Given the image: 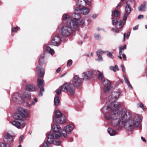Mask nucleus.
<instances>
[{"instance_id": "ea45409f", "label": "nucleus", "mask_w": 147, "mask_h": 147, "mask_svg": "<svg viewBox=\"0 0 147 147\" xmlns=\"http://www.w3.org/2000/svg\"><path fill=\"white\" fill-rule=\"evenodd\" d=\"M9 146L8 144H6L5 143H2L1 144L0 147H9Z\"/></svg>"}, {"instance_id": "c03bdc74", "label": "nucleus", "mask_w": 147, "mask_h": 147, "mask_svg": "<svg viewBox=\"0 0 147 147\" xmlns=\"http://www.w3.org/2000/svg\"><path fill=\"white\" fill-rule=\"evenodd\" d=\"M91 2V0H84V3H85L86 4L89 5L90 4Z\"/></svg>"}, {"instance_id": "338daca9", "label": "nucleus", "mask_w": 147, "mask_h": 147, "mask_svg": "<svg viewBox=\"0 0 147 147\" xmlns=\"http://www.w3.org/2000/svg\"><path fill=\"white\" fill-rule=\"evenodd\" d=\"M120 81L121 83H123V80H120Z\"/></svg>"}, {"instance_id": "6e6552de", "label": "nucleus", "mask_w": 147, "mask_h": 147, "mask_svg": "<svg viewBox=\"0 0 147 147\" xmlns=\"http://www.w3.org/2000/svg\"><path fill=\"white\" fill-rule=\"evenodd\" d=\"M73 31L71 28L67 25L62 26L60 29V32L62 35L66 36L71 34Z\"/></svg>"}, {"instance_id": "e2e57ef3", "label": "nucleus", "mask_w": 147, "mask_h": 147, "mask_svg": "<svg viewBox=\"0 0 147 147\" xmlns=\"http://www.w3.org/2000/svg\"><path fill=\"white\" fill-rule=\"evenodd\" d=\"M126 35V33H125L124 34V36H123V40L124 41L125 40V37Z\"/></svg>"}, {"instance_id": "f257e3e1", "label": "nucleus", "mask_w": 147, "mask_h": 147, "mask_svg": "<svg viewBox=\"0 0 147 147\" xmlns=\"http://www.w3.org/2000/svg\"><path fill=\"white\" fill-rule=\"evenodd\" d=\"M118 92H113L111 94L110 102L111 103L108 106L107 104L102 109L104 113H107L105 118L110 120L112 125L116 126L118 125L121 121L124 123V127L127 130L132 131L135 127H141V120L138 116L136 117L134 120H130L131 115L129 112H127L125 108H123L120 111L119 109L122 104L120 102L114 101L117 100L119 96Z\"/></svg>"}, {"instance_id": "69168bd1", "label": "nucleus", "mask_w": 147, "mask_h": 147, "mask_svg": "<svg viewBox=\"0 0 147 147\" xmlns=\"http://www.w3.org/2000/svg\"><path fill=\"white\" fill-rule=\"evenodd\" d=\"M118 57L120 58V59H122V57L121 56V55H119L118 56Z\"/></svg>"}, {"instance_id": "8fccbe9b", "label": "nucleus", "mask_w": 147, "mask_h": 147, "mask_svg": "<svg viewBox=\"0 0 147 147\" xmlns=\"http://www.w3.org/2000/svg\"><path fill=\"white\" fill-rule=\"evenodd\" d=\"M138 27H139V26L138 25L136 26L135 27L133 28V30H138Z\"/></svg>"}, {"instance_id": "79ce46f5", "label": "nucleus", "mask_w": 147, "mask_h": 147, "mask_svg": "<svg viewBox=\"0 0 147 147\" xmlns=\"http://www.w3.org/2000/svg\"><path fill=\"white\" fill-rule=\"evenodd\" d=\"M108 55L111 59H113L114 58V57L112 55V54L110 52H109L108 53Z\"/></svg>"}, {"instance_id": "dca6fc26", "label": "nucleus", "mask_w": 147, "mask_h": 147, "mask_svg": "<svg viewBox=\"0 0 147 147\" xmlns=\"http://www.w3.org/2000/svg\"><path fill=\"white\" fill-rule=\"evenodd\" d=\"M77 8H78V11L79 13L84 15H86L88 14L89 12V9L87 7H77Z\"/></svg>"}, {"instance_id": "b1692460", "label": "nucleus", "mask_w": 147, "mask_h": 147, "mask_svg": "<svg viewBox=\"0 0 147 147\" xmlns=\"http://www.w3.org/2000/svg\"><path fill=\"white\" fill-rule=\"evenodd\" d=\"M60 103V101L58 96H55V97L54 100V104L55 106H58Z\"/></svg>"}, {"instance_id": "4be33fe9", "label": "nucleus", "mask_w": 147, "mask_h": 147, "mask_svg": "<svg viewBox=\"0 0 147 147\" xmlns=\"http://www.w3.org/2000/svg\"><path fill=\"white\" fill-rule=\"evenodd\" d=\"M147 3L145 1L143 3V5H141L138 7V9L139 11H145L146 10V5Z\"/></svg>"}, {"instance_id": "0eeeda50", "label": "nucleus", "mask_w": 147, "mask_h": 147, "mask_svg": "<svg viewBox=\"0 0 147 147\" xmlns=\"http://www.w3.org/2000/svg\"><path fill=\"white\" fill-rule=\"evenodd\" d=\"M75 13L72 15V18L73 20L78 21L80 24L81 25H83L84 22V20L81 18L79 12L78 11V8L76 7L75 10Z\"/></svg>"}, {"instance_id": "4468645a", "label": "nucleus", "mask_w": 147, "mask_h": 147, "mask_svg": "<svg viewBox=\"0 0 147 147\" xmlns=\"http://www.w3.org/2000/svg\"><path fill=\"white\" fill-rule=\"evenodd\" d=\"M36 71L39 77H42L43 76L45 71L44 69L41 67V64H39L37 65Z\"/></svg>"}, {"instance_id": "4c0bfd02", "label": "nucleus", "mask_w": 147, "mask_h": 147, "mask_svg": "<svg viewBox=\"0 0 147 147\" xmlns=\"http://www.w3.org/2000/svg\"><path fill=\"white\" fill-rule=\"evenodd\" d=\"M72 63V61L71 60H69L67 63V66L68 67H69L70 66Z\"/></svg>"}, {"instance_id": "37998d69", "label": "nucleus", "mask_w": 147, "mask_h": 147, "mask_svg": "<svg viewBox=\"0 0 147 147\" xmlns=\"http://www.w3.org/2000/svg\"><path fill=\"white\" fill-rule=\"evenodd\" d=\"M119 55H121L122 54V47L121 46L119 47Z\"/></svg>"}, {"instance_id": "6ab92c4d", "label": "nucleus", "mask_w": 147, "mask_h": 147, "mask_svg": "<svg viewBox=\"0 0 147 147\" xmlns=\"http://www.w3.org/2000/svg\"><path fill=\"white\" fill-rule=\"evenodd\" d=\"M105 53V52L102 51L101 50H99L97 51L96 53L98 57V61H101L102 60V59L101 55Z\"/></svg>"}, {"instance_id": "ddd939ff", "label": "nucleus", "mask_w": 147, "mask_h": 147, "mask_svg": "<svg viewBox=\"0 0 147 147\" xmlns=\"http://www.w3.org/2000/svg\"><path fill=\"white\" fill-rule=\"evenodd\" d=\"M60 35V34H58L53 38L51 41L52 45L56 46L59 45L61 41Z\"/></svg>"}, {"instance_id": "a878e982", "label": "nucleus", "mask_w": 147, "mask_h": 147, "mask_svg": "<svg viewBox=\"0 0 147 147\" xmlns=\"http://www.w3.org/2000/svg\"><path fill=\"white\" fill-rule=\"evenodd\" d=\"M38 86L39 87H40L44 86V81L43 80H41L40 78L37 79Z\"/></svg>"}, {"instance_id": "aec40b11", "label": "nucleus", "mask_w": 147, "mask_h": 147, "mask_svg": "<svg viewBox=\"0 0 147 147\" xmlns=\"http://www.w3.org/2000/svg\"><path fill=\"white\" fill-rule=\"evenodd\" d=\"M130 1V0H129L127 1L126 2L127 5L125 7V11L126 12V13L129 14L130 13L131 11V7L130 6V4L129 3Z\"/></svg>"}, {"instance_id": "5701e85b", "label": "nucleus", "mask_w": 147, "mask_h": 147, "mask_svg": "<svg viewBox=\"0 0 147 147\" xmlns=\"http://www.w3.org/2000/svg\"><path fill=\"white\" fill-rule=\"evenodd\" d=\"M13 100L15 102H17L18 100H20V99H22L20 95V94L18 93H15L13 96Z\"/></svg>"}, {"instance_id": "680f3d73", "label": "nucleus", "mask_w": 147, "mask_h": 147, "mask_svg": "<svg viewBox=\"0 0 147 147\" xmlns=\"http://www.w3.org/2000/svg\"><path fill=\"white\" fill-rule=\"evenodd\" d=\"M126 45H124L123 46V47H122V49L124 50L126 49Z\"/></svg>"}, {"instance_id": "39448f33", "label": "nucleus", "mask_w": 147, "mask_h": 147, "mask_svg": "<svg viewBox=\"0 0 147 147\" xmlns=\"http://www.w3.org/2000/svg\"><path fill=\"white\" fill-rule=\"evenodd\" d=\"M55 116L53 117V121L60 124H63L65 122V116L62 115L58 110L56 111Z\"/></svg>"}, {"instance_id": "72a5a7b5", "label": "nucleus", "mask_w": 147, "mask_h": 147, "mask_svg": "<svg viewBox=\"0 0 147 147\" xmlns=\"http://www.w3.org/2000/svg\"><path fill=\"white\" fill-rule=\"evenodd\" d=\"M44 54H42L41 55L40 59L39 60V64H41V61L43 60V59L44 58Z\"/></svg>"}, {"instance_id": "f03ea898", "label": "nucleus", "mask_w": 147, "mask_h": 147, "mask_svg": "<svg viewBox=\"0 0 147 147\" xmlns=\"http://www.w3.org/2000/svg\"><path fill=\"white\" fill-rule=\"evenodd\" d=\"M52 129L55 133H52L50 132L48 133L47 134V142L48 144L53 143L55 145H59L61 142L58 140V139L61 136L60 135V132L63 129H60V127L58 125H54Z\"/></svg>"}, {"instance_id": "3c124183", "label": "nucleus", "mask_w": 147, "mask_h": 147, "mask_svg": "<svg viewBox=\"0 0 147 147\" xmlns=\"http://www.w3.org/2000/svg\"><path fill=\"white\" fill-rule=\"evenodd\" d=\"M94 36L95 37V38L97 39H99L100 38V36L98 34H95L94 35Z\"/></svg>"}, {"instance_id": "2eb2a0df", "label": "nucleus", "mask_w": 147, "mask_h": 147, "mask_svg": "<svg viewBox=\"0 0 147 147\" xmlns=\"http://www.w3.org/2000/svg\"><path fill=\"white\" fill-rule=\"evenodd\" d=\"M12 133V132L10 133L8 132L5 136L4 141L5 142L8 143H10L13 140Z\"/></svg>"}, {"instance_id": "cd10ccee", "label": "nucleus", "mask_w": 147, "mask_h": 147, "mask_svg": "<svg viewBox=\"0 0 147 147\" xmlns=\"http://www.w3.org/2000/svg\"><path fill=\"white\" fill-rule=\"evenodd\" d=\"M124 76V79L125 81V82L126 83L128 86L129 88H132V86L130 84L126 76Z\"/></svg>"}, {"instance_id": "bb28decb", "label": "nucleus", "mask_w": 147, "mask_h": 147, "mask_svg": "<svg viewBox=\"0 0 147 147\" xmlns=\"http://www.w3.org/2000/svg\"><path fill=\"white\" fill-rule=\"evenodd\" d=\"M84 3V0H78L77 3V5L78 6L77 7H82L83 6L82 5Z\"/></svg>"}, {"instance_id": "2f4dec72", "label": "nucleus", "mask_w": 147, "mask_h": 147, "mask_svg": "<svg viewBox=\"0 0 147 147\" xmlns=\"http://www.w3.org/2000/svg\"><path fill=\"white\" fill-rule=\"evenodd\" d=\"M40 147H52L51 144H48L46 142H45L43 143V146H40Z\"/></svg>"}, {"instance_id": "9d476101", "label": "nucleus", "mask_w": 147, "mask_h": 147, "mask_svg": "<svg viewBox=\"0 0 147 147\" xmlns=\"http://www.w3.org/2000/svg\"><path fill=\"white\" fill-rule=\"evenodd\" d=\"M74 128V125L71 124L67 125L66 126L65 129H63L61 132L60 135L62 136L64 138H66L67 136V134L68 132L71 131Z\"/></svg>"}, {"instance_id": "423d86ee", "label": "nucleus", "mask_w": 147, "mask_h": 147, "mask_svg": "<svg viewBox=\"0 0 147 147\" xmlns=\"http://www.w3.org/2000/svg\"><path fill=\"white\" fill-rule=\"evenodd\" d=\"M18 110L19 113L15 114L13 117L17 120L24 121L26 117L25 114L27 113V110L22 107H20Z\"/></svg>"}, {"instance_id": "864d4df0", "label": "nucleus", "mask_w": 147, "mask_h": 147, "mask_svg": "<svg viewBox=\"0 0 147 147\" xmlns=\"http://www.w3.org/2000/svg\"><path fill=\"white\" fill-rule=\"evenodd\" d=\"M121 67L122 68V71L124 73H125V71L124 70V67L122 64L121 65Z\"/></svg>"}, {"instance_id": "f704fd0d", "label": "nucleus", "mask_w": 147, "mask_h": 147, "mask_svg": "<svg viewBox=\"0 0 147 147\" xmlns=\"http://www.w3.org/2000/svg\"><path fill=\"white\" fill-rule=\"evenodd\" d=\"M114 15L116 17H118L120 15V13L119 11L117 10H115L114 12Z\"/></svg>"}, {"instance_id": "de8ad7c7", "label": "nucleus", "mask_w": 147, "mask_h": 147, "mask_svg": "<svg viewBox=\"0 0 147 147\" xmlns=\"http://www.w3.org/2000/svg\"><path fill=\"white\" fill-rule=\"evenodd\" d=\"M57 93L58 94H59L61 93V90L59 89H57L56 90Z\"/></svg>"}, {"instance_id": "e433bc0d", "label": "nucleus", "mask_w": 147, "mask_h": 147, "mask_svg": "<svg viewBox=\"0 0 147 147\" xmlns=\"http://www.w3.org/2000/svg\"><path fill=\"white\" fill-rule=\"evenodd\" d=\"M137 106L138 107H140L142 108L143 110H145V108H143L144 106L143 104L142 103H138L137 104Z\"/></svg>"}, {"instance_id": "7c9ffc66", "label": "nucleus", "mask_w": 147, "mask_h": 147, "mask_svg": "<svg viewBox=\"0 0 147 147\" xmlns=\"http://www.w3.org/2000/svg\"><path fill=\"white\" fill-rule=\"evenodd\" d=\"M119 20H117L115 18H113L112 19V23L113 25H115L118 24Z\"/></svg>"}, {"instance_id": "6e6d98bb", "label": "nucleus", "mask_w": 147, "mask_h": 147, "mask_svg": "<svg viewBox=\"0 0 147 147\" xmlns=\"http://www.w3.org/2000/svg\"><path fill=\"white\" fill-rule=\"evenodd\" d=\"M141 139L142 141H143L144 142H146V140L143 137H141Z\"/></svg>"}, {"instance_id": "f8f14e48", "label": "nucleus", "mask_w": 147, "mask_h": 147, "mask_svg": "<svg viewBox=\"0 0 147 147\" xmlns=\"http://www.w3.org/2000/svg\"><path fill=\"white\" fill-rule=\"evenodd\" d=\"M13 125L20 129H22L25 125V124L24 121H21L20 122L14 121L12 123Z\"/></svg>"}, {"instance_id": "774afa93", "label": "nucleus", "mask_w": 147, "mask_h": 147, "mask_svg": "<svg viewBox=\"0 0 147 147\" xmlns=\"http://www.w3.org/2000/svg\"><path fill=\"white\" fill-rule=\"evenodd\" d=\"M79 43L80 44H82V41H80L79 42Z\"/></svg>"}, {"instance_id": "9b49d317", "label": "nucleus", "mask_w": 147, "mask_h": 147, "mask_svg": "<svg viewBox=\"0 0 147 147\" xmlns=\"http://www.w3.org/2000/svg\"><path fill=\"white\" fill-rule=\"evenodd\" d=\"M82 81V79L80 78L78 75H76L73 79L72 83L74 87H78L81 85Z\"/></svg>"}, {"instance_id": "bf43d9fd", "label": "nucleus", "mask_w": 147, "mask_h": 147, "mask_svg": "<svg viewBox=\"0 0 147 147\" xmlns=\"http://www.w3.org/2000/svg\"><path fill=\"white\" fill-rule=\"evenodd\" d=\"M35 103L37 101V98H35L34 99V100L33 101Z\"/></svg>"}, {"instance_id": "052dcab7", "label": "nucleus", "mask_w": 147, "mask_h": 147, "mask_svg": "<svg viewBox=\"0 0 147 147\" xmlns=\"http://www.w3.org/2000/svg\"><path fill=\"white\" fill-rule=\"evenodd\" d=\"M130 34V33L129 32H128L127 34V38L128 39L129 37V36Z\"/></svg>"}, {"instance_id": "20e7f679", "label": "nucleus", "mask_w": 147, "mask_h": 147, "mask_svg": "<svg viewBox=\"0 0 147 147\" xmlns=\"http://www.w3.org/2000/svg\"><path fill=\"white\" fill-rule=\"evenodd\" d=\"M94 74L98 75V78L100 81L102 82V84L104 86L103 88V91L104 92L106 93L108 92L111 88V82L110 81L106 79H104L103 81H102L103 78V74L98 71H94Z\"/></svg>"}, {"instance_id": "f3484780", "label": "nucleus", "mask_w": 147, "mask_h": 147, "mask_svg": "<svg viewBox=\"0 0 147 147\" xmlns=\"http://www.w3.org/2000/svg\"><path fill=\"white\" fill-rule=\"evenodd\" d=\"M92 74H94V71H92L84 72L83 74L84 78L86 79L90 78L92 77Z\"/></svg>"}, {"instance_id": "13d9d810", "label": "nucleus", "mask_w": 147, "mask_h": 147, "mask_svg": "<svg viewBox=\"0 0 147 147\" xmlns=\"http://www.w3.org/2000/svg\"><path fill=\"white\" fill-rule=\"evenodd\" d=\"M61 67H59L57 69V73H59L61 70Z\"/></svg>"}, {"instance_id": "1a4fd4ad", "label": "nucleus", "mask_w": 147, "mask_h": 147, "mask_svg": "<svg viewBox=\"0 0 147 147\" xmlns=\"http://www.w3.org/2000/svg\"><path fill=\"white\" fill-rule=\"evenodd\" d=\"M61 90L64 91H67L69 92L71 95H73L75 92V90L72 86L71 83H65L61 87Z\"/></svg>"}, {"instance_id": "a18cd8bd", "label": "nucleus", "mask_w": 147, "mask_h": 147, "mask_svg": "<svg viewBox=\"0 0 147 147\" xmlns=\"http://www.w3.org/2000/svg\"><path fill=\"white\" fill-rule=\"evenodd\" d=\"M35 104V103L34 101H33L32 102L31 104H30L28 103H27V106L28 107H30L32 105H34Z\"/></svg>"}, {"instance_id": "7ed1b4c3", "label": "nucleus", "mask_w": 147, "mask_h": 147, "mask_svg": "<svg viewBox=\"0 0 147 147\" xmlns=\"http://www.w3.org/2000/svg\"><path fill=\"white\" fill-rule=\"evenodd\" d=\"M62 22L63 23L66 24L69 27L73 30L77 28L80 24L78 21L71 19V17L66 14L63 15Z\"/></svg>"}, {"instance_id": "473e14b6", "label": "nucleus", "mask_w": 147, "mask_h": 147, "mask_svg": "<svg viewBox=\"0 0 147 147\" xmlns=\"http://www.w3.org/2000/svg\"><path fill=\"white\" fill-rule=\"evenodd\" d=\"M118 24L119 26V28H121L124 25V23L121 20H119Z\"/></svg>"}, {"instance_id": "58836bf2", "label": "nucleus", "mask_w": 147, "mask_h": 147, "mask_svg": "<svg viewBox=\"0 0 147 147\" xmlns=\"http://www.w3.org/2000/svg\"><path fill=\"white\" fill-rule=\"evenodd\" d=\"M44 91V88L43 87H42L40 89V93L39 94V96H42V93Z\"/></svg>"}, {"instance_id": "49530a36", "label": "nucleus", "mask_w": 147, "mask_h": 147, "mask_svg": "<svg viewBox=\"0 0 147 147\" xmlns=\"http://www.w3.org/2000/svg\"><path fill=\"white\" fill-rule=\"evenodd\" d=\"M112 30L114 31L116 33H118L119 32V30L117 28H112Z\"/></svg>"}, {"instance_id": "a19ab883", "label": "nucleus", "mask_w": 147, "mask_h": 147, "mask_svg": "<svg viewBox=\"0 0 147 147\" xmlns=\"http://www.w3.org/2000/svg\"><path fill=\"white\" fill-rule=\"evenodd\" d=\"M18 30L19 27H16L13 28L12 31L13 32H16Z\"/></svg>"}, {"instance_id": "a211bd4d", "label": "nucleus", "mask_w": 147, "mask_h": 147, "mask_svg": "<svg viewBox=\"0 0 147 147\" xmlns=\"http://www.w3.org/2000/svg\"><path fill=\"white\" fill-rule=\"evenodd\" d=\"M22 100H28L31 98L30 94L29 92H26L24 93L21 97Z\"/></svg>"}, {"instance_id": "09e8293b", "label": "nucleus", "mask_w": 147, "mask_h": 147, "mask_svg": "<svg viewBox=\"0 0 147 147\" xmlns=\"http://www.w3.org/2000/svg\"><path fill=\"white\" fill-rule=\"evenodd\" d=\"M24 136L23 135L21 136L19 139V143H20L22 140L24 138Z\"/></svg>"}, {"instance_id": "c756f323", "label": "nucleus", "mask_w": 147, "mask_h": 147, "mask_svg": "<svg viewBox=\"0 0 147 147\" xmlns=\"http://www.w3.org/2000/svg\"><path fill=\"white\" fill-rule=\"evenodd\" d=\"M46 50L52 55L54 54V50L51 49L49 47H47L46 49Z\"/></svg>"}, {"instance_id": "0e129e2a", "label": "nucleus", "mask_w": 147, "mask_h": 147, "mask_svg": "<svg viewBox=\"0 0 147 147\" xmlns=\"http://www.w3.org/2000/svg\"><path fill=\"white\" fill-rule=\"evenodd\" d=\"M119 6H120V7H121V5H120V3H119V4L117 5V8H118V7H119Z\"/></svg>"}, {"instance_id": "412c9836", "label": "nucleus", "mask_w": 147, "mask_h": 147, "mask_svg": "<svg viewBox=\"0 0 147 147\" xmlns=\"http://www.w3.org/2000/svg\"><path fill=\"white\" fill-rule=\"evenodd\" d=\"M26 89L27 91H34L36 90V87L34 85L32 84H30L27 86L26 88Z\"/></svg>"}, {"instance_id": "5fc2aeb1", "label": "nucleus", "mask_w": 147, "mask_h": 147, "mask_svg": "<svg viewBox=\"0 0 147 147\" xmlns=\"http://www.w3.org/2000/svg\"><path fill=\"white\" fill-rule=\"evenodd\" d=\"M123 56V57L124 60L125 61L126 60V57L125 55L124 54H123L122 55Z\"/></svg>"}, {"instance_id": "4d7b16f0", "label": "nucleus", "mask_w": 147, "mask_h": 147, "mask_svg": "<svg viewBox=\"0 0 147 147\" xmlns=\"http://www.w3.org/2000/svg\"><path fill=\"white\" fill-rule=\"evenodd\" d=\"M97 16V15L96 14H95L92 16V18L94 19Z\"/></svg>"}, {"instance_id": "393cba45", "label": "nucleus", "mask_w": 147, "mask_h": 147, "mask_svg": "<svg viewBox=\"0 0 147 147\" xmlns=\"http://www.w3.org/2000/svg\"><path fill=\"white\" fill-rule=\"evenodd\" d=\"M107 131L109 134L111 136L115 135L117 134L116 132L111 128H109L108 129Z\"/></svg>"}, {"instance_id": "c85d7f7f", "label": "nucleus", "mask_w": 147, "mask_h": 147, "mask_svg": "<svg viewBox=\"0 0 147 147\" xmlns=\"http://www.w3.org/2000/svg\"><path fill=\"white\" fill-rule=\"evenodd\" d=\"M110 69L113 71L114 72L116 71L119 70V68L117 65H115V67L113 66H110Z\"/></svg>"}, {"instance_id": "603ef678", "label": "nucleus", "mask_w": 147, "mask_h": 147, "mask_svg": "<svg viewBox=\"0 0 147 147\" xmlns=\"http://www.w3.org/2000/svg\"><path fill=\"white\" fill-rule=\"evenodd\" d=\"M144 17V16L142 15H139L138 17V18L139 19H141L142 18H143Z\"/></svg>"}, {"instance_id": "c9c22d12", "label": "nucleus", "mask_w": 147, "mask_h": 147, "mask_svg": "<svg viewBox=\"0 0 147 147\" xmlns=\"http://www.w3.org/2000/svg\"><path fill=\"white\" fill-rule=\"evenodd\" d=\"M129 15V14L126 13H125L124 14L123 16V20L125 22L126 21L127 19V16Z\"/></svg>"}]
</instances>
